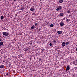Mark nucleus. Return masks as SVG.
<instances>
[{
  "label": "nucleus",
  "mask_w": 77,
  "mask_h": 77,
  "mask_svg": "<svg viewBox=\"0 0 77 77\" xmlns=\"http://www.w3.org/2000/svg\"><path fill=\"white\" fill-rule=\"evenodd\" d=\"M53 42H55V43H56V41L54 40H53Z\"/></svg>",
  "instance_id": "nucleus-18"
},
{
  "label": "nucleus",
  "mask_w": 77,
  "mask_h": 77,
  "mask_svg": "<svg viewBox=\"0 0 77 77\" xmlns=\"http://www.w3.org/2000/svg\"><path fill=\"white\" fill-rule=\"evenodd\" d=\"M3 18H4V17H3V16H2L1 17V20H3Z\"/></svg>",
  "instance_id": "nucleus-13"
},
{
  "label": "nucleus",
  "mask_w": 77,
  "mask_h": 77,
  "mask_svg": "<svg viewBox=\"0 0 77 77\" xmlns=\"http://www.w3.org/2000/svg\"><path fill=\"white\" fill-rule=\"evenodd\" d=\"M0 45H3V42H1L0 43Z\"/></svg>",
  "instance_id": "nucleus-11"
},
{
  "label": "nucleus",
  "mask_w": 77,
  "mask_h": 77,
  "mask_svg": "<svg viewBox=\"0 0 77 77\" xmlns=\"http://www.w3.org/2000/svg\"><path fill=\"white\" fill-rule=\"evenodd\" d=\"M37 25H38V23H35V26H36H36H37Z\"/></svg>",
  "instance_id": "nucleus-20"
},
{
  "label": "nucleus",
  "mask_w": 77,
  "mask_h": 77,
  "mask_svg": "<svg viewBox=\"0 0 77 77\" xmlns=\"http://www.w3.org/2000/svg\"><path fill=\"white\" fill-rule=\"evenodd\" d=\"M67 13L68 14H70V13H71V11H70V10H68L67 11Z\"/></svg>",
  "instance_id": "nucleus-14"
},
{
  "label": "nucleus",
  "mask_w": 77,
  "mask_h": 77,
  "mask_svg": "<svg viewBox=\"0 0 77 77\" xmlns=\"http://www.w3.org/2000/svg\"><path fill=\"white\" fill-rule=\"evenodd\" d=\"M49 45L50 46H51L52 45V44H51V43H50V44H49Z\"/></svg>",
  "instance_id": "nucleus-21"
},
{
  "label": "nucleus",
  "mask_w": 77,
  "mask_h": 77,
  "mask_svg": "<svg viewBox=\"0 0 77 77\" xmlns=\"http://www.w3.org/2000/svg\"><path fill=\"white\" fill-rule=\"evenodd\" d=\"M63 13H60V17H63Z\"/></svg>",
  "instance_id": "nucleus-8"
},
{
  "label": "nucleus",
  "mask_w": 77,
  "mask_h": 77,
  "mask_svg": "<svg viewBox=\"0 0 77 77\" xmlns=\"http://www.w3.org/2000/svg\"><path fill=\"white\" fill-rule=\"evenodd\" d=\"M66 21L67 22H68L69 21V19H67L66 20Z\"/></svg>",
  "instance_id": "nucleus-19"
},
{
  "label": "nucleus",
  "mask_w": 77,
  "mask_h": 77,
  "mask_svg": "<svg viewBox=\"0 0 77 77\" xmlns=\"http://www.w3.org/2000/svg\"><path fill=\"white\" fill-rule=\"evenodd\" d=\"M3 35L5 36H9V33L7 32H3Z\"/></svg>",
  "instance_id": "nucleus-1"
},
{
  "label": "nucleus",
  "mask_w": 77,
  "mask_h": 77,
  "mask_svg": "<svg viewBox=\"0 0 77 77\" xmlns=\"http://www.w3.org/2000/svg\"><path fill=\"white\" fill-rule=\"evenodd\" d=\"M70 69V68L69 67V66H67V67H66V72L67 71H69V69Z\"/></svg>",
  "instance_id": "nucleus-3"
},
{
  "label": "nucleus",
  "mask_w": 77,
  "mask_h": 77,
  "mask_svg": "<svg viewBox=\"0 0 77 77\" xmlns=\"http://www.w3.org/2000/svg\"><path fill=\"white\" fill-rule=\"evenodd\" d=\"M30 45H32V42L30 43Z\"/></svg>",
  "instance_id": "nucleus-25"
},
{
  "label": "nucleus",
  "mask_w": 77,
  "mask_h": 77,
  "mask_svg": "<svg viewBox=\"0 0 77 77\" xmlns=\"http://www.w3.org/2000/svg\"><path fill=\"white\" fill-rule=\"evenodd\" d=\"M65 44L66 45H68L69 44V42H66L65 43Z\"/></svg>",
  "instance_id": "nucleus-17"
},
{
  "label": "nucleus",
  "mask_w": 77,
  "mask_h": 77,
  "mask_svg": "<svg viewBox=\"0 0 77 77\" xmlns=\"http://www.w3.org/2000/svg\"><path fill=\"white\" fill-rule=\"evenodd\" d=\"M57 33L58 34H62V31H58L57 32Z\"/></svg>",
  "instance_id": "nucleus-6"
},
{
  "label": "nucleus",
  "mask_w": 77,
  "mask_h": 77,
  "mask_svg": "<svg viewBox=\"0 0 77 77\" xmlns=\"http://www.w3.org/2000/svg\"><path fill=\"white\" fill-rule=\"evenodd\" d=\"M31 28L32 29H34L35 28V26H34V25L32 26L31 27Z\"/></svg>",
  "instance_id": "nucleus-10"
},
{
  "label": "nucleus",
  "mask_w": 77,
  "mask_h": 77,
  "mask_svg": "<svg viewBox=\"0 0 77 77\" xmlns=\"http://www.w3.org/2000/svg\"><path fill=\"white\" fill-rule=\"evenodd\" d=\"M76 51H77V48H76Z\"/></svg>",
  "instance_id": "nucleus-26"
},
{
  "label": "nucleus",
  "mask_w": 77,
  "mask_h": 77,
  "mask_svg": "<svg viewBox=\"0 0 77 77\" xmlns=\"http://www.w3.org/2000/svg\"><path fill=\"white\" fill-rule=\"evenodd\" d=\"M5 29H6V28H5Z\"/></svg>",
  "instance_id": "nucleus-30"
},
{
  "label": "nucleus",
  "mask_w": 77,
  "mask_h": 77,
  "mask_svg": "<svg viewBox=\"0 0 77 77\" xmlns=\"http://www.w3.org/2000/svg\"><path fill=\"white\" fill-rule=\"evenodd\" d=\"M35 10V9L33 8V7H32L30 9L31 11H33Z\"/></svg>",
  "instance_id": "nucleus-5"
},
{
  "label": "nucleus",
  "mask_w": 77,
  "mask_h": 77,
  "mask_svg": "<svg viewBox=\"0 0 77 77\" xmlns=\"http://www.w3.org/2000/svg\"><path fill=\"white\" fill-rule=\"evenodd\" d=\"M24 51L25 52H26V51H27V49H25V50H24Z\"/></svg>",
  "instance_id": "nucleus-23"
},
{
  "label": "nucleus",
  "mask_w": 77,
  "mask_h": 77,
  "mask_svg": "<svg viewBox=\"0 0 77 77\" xmlns=\"http://www.w3.org/2000/svg\"><path fill=\"white\" fill-rule=\"evenodd\" d=\"M0 68H4V65H1L0 66Z\"/></svg>",
  "instance_id": "nucleus-12"
},
{
  "label": "nucleus",
  "mask_w": 77,
  "mask_h": 77,
  "mask_svg": "<svg viewBox=\"0 0 77 77\" xmlns=\"http://www.w3.org/2000/svg\"><path fill=\"white\" fill-rule=\"evenodd\" d=\"M61 9H62V6H60L58 7V8H57L56 10L57 11H59V10L60 11Z\"/></svg>",
  "instance_id": "nucleus-2"
},
{
  "label": "nucleus",
  "mask_w": 77,
  "mask_h": 77,
  "mask_svg": "<svg viewBox=\"0 0 77 77\" xmlns=\"http://www.w3.org/2000/svg\"><path fill=\"white\" fill-rule=\"evenodd\" d=\"M24 9V7H22L20 8V10H23Z\"/></svg>",
  "instance_id": "nucleus-16"
},
{
  "label": "nucleus",
  "mask_w": 77,
  "mask_h": 77,
  "mask_svg": "<svg viewBox=\"0 0 77 77\" xmlns=\"http://www.w3.org/2000/svg\"><path fill=\"white\" fill-rule=\"evenodd\" d=\"M76 62H77V59H76Z\"/></svg>",
  "instance_id": "nucleus-29"
},
{
  "label": "nucleus",
  "mask_w": 77,
  "mask_h": 77,
  "mask_svg": "<svg viewBox=\"0 0 77 77\" xmlns=\"http://www.w3.org/2000/svg\"><path fill=\"white\" fill-rule=\"evenodd\" d=\"M64 25V23L63 22H61V23H60V25L61 26H63Z\"/></svg>",
  "instance_id": "nucleus-7"
},
{
  "label": "nucleus",
  "mask_w": 77,
  "mask_h": 77,
  "mask_svg": "<svg viewBox=\"0 0 77 77\" xmlns=\"http://www.w3.org/2000/svg\"><path fill=\"white\" fill-rule=\"evenodd\" d=\"M0 41H1V39H0Z\"/></svg>",
  "instance_id": "nucleus-27"
},
{
  "label": "nucleus",
  "mask_w": 77,
  "mask_h": 77,
  "mask_svg": "<svg viewBox=\"0 0 77 77\" xmlns=\"http://www.w3.org/2000/svg\"><path fill=\"white\" fill-rule=\"evenodd\" d=\"M27 13H28V12H26V14H27Z\"/></svg>",
  "instance_id": "nucleus-28"
},
{
  "label": "nucleus",
  "mask_w": 77,
  "mask_h": 77,
  "mask_svg": "<svg viewBox=\"0 0 77 77\" xmlns=\"http://www.w3.org/2000/svg\"><path fill=\"white\" fill-rule=\"evenodd\" d=\"M39 61H41V59L39 58Z\"/></svg>",
  "instance_id": "nucleus-22"
},
{
  "label": "nucleus",
  "mask_w": 77,
  "mask_h": 77,
  "mask_svg": "<svg viewBox=\"0 0 77 77\" xmlns=\"http://www.w3.org/2000/svg\"><path fill=\"white\" fill-rule=\"evenodd\" d=\"M6 75H9V74H8V73H7L6 74Z\"/></svg>",
  "instance_id": "nucleus-24"
},
{
  "label": "nucleus",
  "mask_w": 77,
  "mask_h": 77,
  "mask_svg": "<svg viewBox=\"0 0 77 77\" xmlns=\"http://www.w3.org/2000/svg\"><path fill=\"white\" fill-rule=\"evenodd\" d=\"M53 26H54V25H53V24H51L50 27H53Z\"/></svg>",
  "instance_id": "nucleus-15"
},
{
  "label": "nucleus",
  "mask_w": 77,
  "mask_h": 77,
  "mask_svg": "<svg viewBox=\"0 0 77 77\" xmlns=\"http://www.w3.org/2000/svg\"><path fill=\"white\" fill-rule=\"evenodd\" d=\"M65 42H63L62 43V45L63 46V47H64L65 46Z\"/></svg>",
  "instance_id": "nucleus-4"
},
{
  "label": "nucleus",
  "mask_w": 77,
  "mask_h": 77,
  "mask_svg": "<svg viewBox=\"0 0 77 77\" xmlns=\"http://www.w3.org/2000/svg\"><path fill=\"white\" fill-rule=\"evenodd\" d=\"M59 3H63V0H60Z\"/></svg>",
  "instance_id": "nucleus-9"
}]
</instances>
